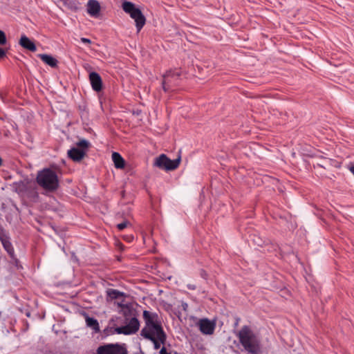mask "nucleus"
<instances>
[{
	"mask_svg": "<svg viewBox=\"0 0 354 354\" xmlns=\"http://www.w3.org/2000/svg\"><path fill=\"white\" fill-rule=\"evenodd\" d=\"M238 337L241 346L246 352L250 354L260 353V339L248 326L243 327L239 330Z\"/></svg>",
	"mask_w": 354,
	"mask_h": 354,
	"instance_id": "1",
	"label": "nucleus"
},
{
	"mask_svg": "<svg viewBox=\"0 0 354 354\" xmlns=\"http://www.w3.org/2000/svg\"><path fill=\"white\" fill-rule=\"evenodd\" d=\"M142 335L153 342L156 349H158L165 339L161 326L153 320L147 322L145 327L142 330Z\"/></svg>",
	"mask_w": 354,
	"mask_h": 354,
	"instance_id": "2",
	"label": "nucleus"
},
{
	"mask_svg": "<svg viewBox=\"0 0 354 354\" xmlns=\"http://www.w3.org/2000/svg\"><path fill=\"white\" fill-rule=\"evenodd\" d=\"M37 180L39 185L48 190H54L58 187L57 176L49 169L41 171L37 175Z\"/></svg>",
	"mask_w": 354,
	"mask_h": 354,
	"instance_id": "3",
	"label": "nucleus"
},
{
	"mask_svg": "<svg viewBox=\"0 0 354 354\" xmlns=\"http://www.w3.org/2000/svg\"><path fill=\"white\" fill-rule=\"evenodd\" d=\"M123 10L130 15L131 17L135 20L136 26L139 32L145 24V17L141 10L129 1H125L122 4Z\"/></svg>",
	"mask_w": 354,
	"mask_h": 354,
	"instance_id": "4",
	"label": "nucleus"
},
{
	"mask_svg": "<svg viewBox=\"0 0 354 354\" xmlns=\"http://www.w3.org/2000/svg\"><path fill=\"white\" fill-rule=\"evenodd\" d=\"M180 160V156H178L175 160H171L166 155L161 154L156 158L154 165L160 169L171 171L176 169L179 166Z\"/></svg>",
	"mask_w": 354,
	"mask_h": 354,
	"instance_id": "5",
	"label": "nucleus"
},
{
	"mask_svg": "<svg viewBox=\"0 0 354 354\" xmlns=\"http://www.w3.org/2000/svg\"><path fill=\"white\" fill-rule=\"evenodd\" d=\"M88 146L87 140H82L77 144V147L68 150V155L74 161H80L84 158Z\"/></svg>",
	"mask_w": 354,
	"mask_h": 354,
	"instance_id": "6",
	"label": "nucleus"
},
{
	"mask_svg": "<svg viewBox=\"0 0 354 354\" xmlns=\"http://www.w3.org/2000/svg\"><path fill=\"white\" fill-rule=\"evenodd\" d=\"M139 326L138 320L136 318L133 317L129 320L127 319L124 326L115 328L114 331L117 334L128 335L137 332L139 329Z\"/></svg>",
	"mask_w": 354,
	"mask_h": 354,
	"instance_id": "7",
	"label": "nucleus"
},
{
	"mask_svg": "<svg viewBox=\"0 0 354 354\" xmlns=\"http://www.w3.org/2000/svg\"><path fill=\"white\" fill-rule=\"evenodd\" d=\"M97 354H127V349L119 344H106L98 347Z\"/></svg>",
	"mask_w": 354,
	"mask_h": 354,
	"instance_id": "8",
	"label": "nucleus"
},
{
	"mask_svg": "<svg viewBox=\"0 0 354 354\" xmlns=\"http://www.w3.org/2000/svg\"><path fill=\"white\" fill-rule=\"evenodd\" d=\"M198 326L201 333L210 335L214 332L215 324L207 319H202L198 321Z\"/></svg>",
	"mask_w": 354,
	"mask_h": 354,
	"instance_id": "9",
	"label": "nucleus"
},
{
	"mask_svg": "<svg viewBox=\"0 0 354 354\" xmlns=\"http://www.w3.org/2000/svg\"><path fill=\"white\" fill-rule=\"evenodd\" d=\"M180 75V72L178 70H169L163 75L162 85L164 88L166 86H171L170 84L171 79L176 78Z\"/></svg>",
	"mask_w": 354,
	"mask_h": 354,
	"instance_id": "10",
	"label": "nucleus"
},
{
	"mask_svg": "<svg viewBox=\"0 0 354 354\" xmlns=\"http://www.w3.org/2000/svg\"><path fill=\"white\" fill-rule=\"evenodd\" d=\"M87 12L92 17H97L100 11V5L96 0H89L86 5Z\"/></svg>",
	"mask_w": 354,
	"mask_h": 354,
	"instance_id": "11",
	"label": "nucleus"
},
{
	"mask_svg": "<svg viewBox=\"0 0 354 354\" xmlns=\"http://www.w3.org/2000/svg\"><path fill=\"white\" fill-rule=\"evenodd\" d=\"M19 44L24 48L28 50L35 52L37 50L36 46L32 41H31L26 35H22L19 41Z\"/></svg>",
	"mask_w": 354,
	"mask_h": 354,
	"instance_id": "12",
	"label": "nucleus"
},
{
	"mask_svg": "<svg viewBox=\"0 0 354 354\" xmlns=\"http://www.w3.org/2000/svg\"><path fill=\"white\" fill-rule=\"evenodd\" d=\"M89 80L92 88H102V81L100 75L95 72H91L89 74Z\"/></svg>",
	"mask_w": 354,
	"mask_h": 354,
	"instance_id": "13",
	"label": "nucleus"
},
{
	"mask_svg": "<svg viewBox=\"0 0 354 354\" xmlns=\"http://www.w3.org/2000/svg\"><path fill=\"white\" fill-rule=\"evenodd\" d=\"M112 160L116 168L122 169L124 167V160L118 152L112 153Z\"/></svg>",
	"mask_w": 354,
	"mask_h": 354,
	"instance_id": "14",
	"label": "nucleus"
},
{
	"mask_svg": "<svg viewBox=\"0 0 354 354\" xmlns=\"http://www.w3.org/2000/svg\"><path fill=\"white\" fill-rule=\"evenodd\" d=\"M85 322L86 326L93 329L95 332L100 331L99 324L97 319L86 315L85 317Z\"/></svg>",
	"mask_w": 354,
	"mask_h": 354,
	"instance_id": "15",
	"label": "nucleus"
},
{
	"mask_svg": "<svg viewBox=\"0 0 354 354\" xmlns=\"http://www.w3.org/2000/svg\"><path fill=\"white\" fill-rule=\"evenodd\" d=\"M38 57H40L44 62L50 66L51 67H55L57 66V61L51 55L46 54H39Z\"/></svg>",
	"mask_w": 354,
	"mask_h": 354,
	"instance_id": "16",
	"label": "nucleus"
},
{
	"mask_svg": "<svg viewBox=\"0 0 354 354\" xmlns=\"http://www.w3.org/2000/svg\"><path fill=\"white\" fill-rule=\"evenodd\" d=\"M64 6L72 10H77L80 8V3L77 0H59Z\"/></svg>",
	"mask_w": 354,
	"mask_h": 354,
	"instance_id": "17",
	"label": "nucleus"
},
{
	"mask_svg": "<svg viewBox=\"0 0 354 354\" xmlns=\"http://www.w3.org/2000/svg\"><path fill=\"white\" fill-rule=\"evenodd\" d=\"M1 242L6 250L12 256L13 254V249L10 243L6 239H2Z\"/></svg>",
	"mask_w": 354,
	"mask_h": 354,
	"instance_id": "18",
	"label": "nucleus"
},
{
	"mask_svg": "<svg viewBox=\"0 0 354 354\" xmlns=\"http://www.w3.org/2000/svg\"><path fill=\"white\" fill-rule=\"evenodd\" d=\"M129 225H131V223L127 221H124L122 223L118 224L117 227L118 228V230H122Z\"/></svg>",
	"mask_w": 354,
	"mask_h": 354,
	"instance_id": "19",
	"label": "nucleus"
},
{
	"mask_svg": "<svg viewBox=\"0 0 354 354\" xmlns=\"http://www.w3.org/2000/svg\"><path fill=\"white\" fill-rule=\"evenodd\" d=\"M6 43V37L5 33L0 30V45L5 44Z\"/></svg>",
	"mask_w": 354,
	"mask_h": 354,
	"instance_id": "20",
	"label": "nucleus"
},
{
	"mask_svg": "<svg viewBox=\"0 0 354 354\" xmlns=\"http://www.w3.org/2000/svg\"><path fill=\"white\" fill-rule=\"evenodd\" d=\"M6 55V51L0 48V59L3 58Z\"/></svg>",
	"mask_w": 354,
	"mask_h": 354,
	"instance_id": "21",
	"label": "nucleus"
},
{
	"mask_svg": "<svg viewBox=\"0 0 354 354\" xmlns=\"http://www.w3.org/2000/svg\"><path fill=\"white\" fill-rule=\"evenodd\" d=\"M81 41L85 44H90L91 42L90 39L84 37L81 38Z\"/></svg>",
	"mask_w": 354,
	"mask_h": 354,
	"instance_id": "22",
	"label": "nucleus"
},
{
	"mask_svg": "<svg viewBox=\"0 0 354 354\" xmlns=\"http://www.w3.org/2000/svg\"><path fill=\"white\" fill-rule=\"evenodd\" d=\"M19 185L20 187L18 188V190L19 192H22L24 190V183H19Z\"/></svg>",
	"mask_w": 354,
	"mask_h": 354,
	"instance_id": "23",
	"label": "nucleus"
},
{
	"mask_svg": "<svg viewBox=\"0 0 354 354\" xmlns=\"http://www.w3.org/2000/svg\"><path fill=\"white\" fill-rule=\"evenodd\" d=\"M112 293H113V297H118V294H119V292H117V291H115V290H113V291H112Z\"/></svg>",
	"mask_w": 354,
	"mask_h": 354,
	"instance_id": "24",
	"label": "nucleus"
},
{
	"mask_svg": "<svg viewBox=\"0 0 354 354\" xmlns=\"http://www.w3.org/2000/svg\"><path fill=\"white\" fill-rule=\"evenodd\" d=\"M350 171L354 175V165L350 167Z\"/></svg>",
	"mask_w": 354,
	"mask_h": 354,
	"instance_id": "25",
	"label": "nucleus"
},
{
	"mask_svg": "<svg viewBox=\"0 0 354 354\" xmlns=\"http://www.w3.org/2000/svg\"><path fill=\"white\" fill-rule=\"evenodd\" d=\"M182 306H183V309L185 310L187 309V304H183Z\"/></svg>",
	"mask_w": 354,
	"mask_h": 354,
	"instance_id": "26",
	"label": "nucleus"
}]
</instances>
